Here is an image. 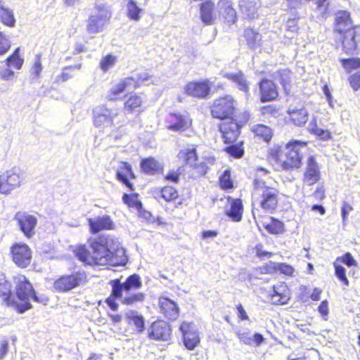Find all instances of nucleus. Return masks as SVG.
I'll return each instance as SVG.
<instances>
[{
  "instance_id": "obj_1",
  "label": "nucleus",
  "mask_w": 360,
  "mask_h": 360,
  "mask_svg": "<svg viewBox=\"0 0 360 360\" xmlns=\"http://www.w3.org/2000/svg\"><path fill=\"white\" fill-rule=\"evenodd\" d=\"M87 241L91 250L86 244H78L73 250L75 256L85 265L118 266L127 263L126 251L115 237L98 235Z\"/></svg>"
},
{
  "instance_id": "obj_2",
  "label": "nucleus",
  "mask_w": 360,
  "mask_h": 360,
  "mask_svg": "<svg viewBox=\"0 0 360 360\" xmlns=\"http://www.w3.org/2000/svg\"><path fill=\"white\" fill-rule=\"evenodd\" d=\"M15 294L17 298L22 302L19 304L11 290L10 283L6 279L4 275L0 274V297L4 304L13 307L18 313L22 314L32 308L29 302L30 299L37 302H40L39 297L30 280L22 274H18L13 277Z\"/></svg>"
},
{
  "instance_id": "obj_3",
  "label": "nucleus",
  "mask_w": 360,
  "mask_h": 360,
  "mask_svg": "<svg viewBox=\"0 0 360 360\" xmlns=\"http://www.w3.org/2000/svg\"><path fill=\"white\" fill-rule=\"evenodd\" d=\"M109 284L111 286V292L110 295L105 298V302L114 311L119 309V304L117 302L118 299L121 300V303L124 305L133 306L143 302L146 298L145 293L141 292L123 296L124 292L129 294L130 292L139 290L142 287L141 278L137 274L129 276L123 283H122L120 278H115L110 281Z\"/></svg>"
},
{
  "instance_id": "obj_4",
  "label": "nucleus",
  "mask_w": 360,
  "mask_h": 360,
  "mask_svg": "<svg viewBox=\"0 0 360 360\" xmlns=\"http://www.w3.org/2000/svg\"><path fill=\"white\" fill-rule=\"evenodd\" d=\"M238 104L236 98L231 94H223L214 98L209 105L212 118L220 120L218 131L224 124L233 122L240 126H245L250 120L251 115L248 110H244L238 115Z\"/></svg>"
},
{
  "instance_id": "obj_5",
  "label": "nucleus",
  "mask_w": 360,
  "mask_h": 360,
  "mask_svg": "<svg viewBox=\"0 0 360 360\" xmlns=\"http://www.w3.org/2000/svg\"><path fill=\"white\" fill-rule=\"evenodd\" d=\"M308 141L291 139L284 146H274L268 153V158L283 170L300 169L302 165V155L300 148L307 146Z\"/></svg>"
},
{
  "instance_id": "obj_6",
  "label": "nucleus",
  "mask_w": 360,
  "mask_h": 360,
  "mask_svg": "<svg viewBox=\"0 0 360 360\" xmlns=\"http://www.w3.org/2000/svg\"><path fill=\"white\" fill-rule=\"evenodd\" d=\"M333 32L346 54L352 55L356 51L358 33L349 11L338 10L334 13Z\"/></svg>"
},
{
  "instance_id": "obj_7",
  "label": "nucleus",
  "mask_w": 360,
  "mask_h": 360,
  "mask_svg": "<svg viewBox=\"0 0 360 360\" xmlns=\"http://www.w3.org/2000/svg\"><path fill=\"white\" fill-rule=\"evenodd\" d=\"M252 195L262 212H276L280 202V191L276 187L267 185L263 179L257 176L252 182Z\"/></svg>"
},
{
  "instance_id": "obj_8",
  "label": "nucleus",
  "mask_w": 360,
  "mask_h": 360,
  "mask_svg": "<svg viewBox=\"0 0 360 360\" xmlns=\"http://www.w3.org/2000/svg\"><path fill=\"white\" fill-rule=\"evenodd\" d=\"M243 127L230 122L229 124H223L220 128L221 138L226 145L224 151L235 159L241 158L244 155L243 142H238Z\"/></svg>"
},
{
  "instance_id": "obj_9",
  "label": "nucleus",
  "mask_w": 360,
  "mask_h": 360,
  "mask_svg": "<svg viewBox=\"0 0 360 360\" xmlns=\"http://www.w3.org/2000/svg\"><path fill=\"white\" fill-rule=\"evenodd\" d=\"M88 281L86 271H74L70 274H62L56 278L53 283V289L55 292L65 293L85 285Z\"/></svg>"
},
{
  "instance_id": "obj_10",
  "label": "nucleus",
  "mask_w": 360,
  "mask_h": 360,
  "mask_svg": "<svg viewBox=\"0 0 360 360\" xmlns=\"http://www.w3.org/2000/svg\"><path fill=\"white\" fill-rule=\"evenodd\" d=\"M10 256L18 268L25 269L31 264L32 251L25 243H15L10 247Z\"/></svg>"
},
{
  "instance_id": "obj_11",
  "label": "nucleus",
  "mask_w": 360,
  "mask_h": 360,
  "mask_svg": "<svg viewBox=\"0 0 360 360\" xmlns=\"http://www.w3.org/2000/svg\"><path fill=\"white\" fill-rule=\"evenodd\" d=\"M257 94L261 103L274 102L279 98V87L272 79L262 78L257 83Z\"/></svg>"
},
{
  "instance_id": "obj_12",
  "label": "nucleus",
  "mask_w": 360,
  "mask_h": 360,
  "mask_svg": "<svg viewBox=\"0 0 360 360\" xmlns=\"http://www.w3.org/2000/svg\"><path fill=\"white\" fill-rule=\"evenodd\" d=\"M165 124L167 130L181 133L191 128L193 120L188 115L169 112L165 118Z\"/></svg>"
},
{
  "instance_id": "obj_13",
  "label": "nucleus",
  "mask_w": 360,
  "mask_h": 360,
  "mask_svg": "<svg viewBox=\"0 0 360 360\" xmlns=\"http://www.w3.org/2000/svg\"><path fill=\"white\" fill-rule=\"evenodd\" d=\"M212 84L207 79L191 81L184 86V91L186 96L198 99H205L211 94Z\"/></svg>"
},
{
  "instance_id": "obj_14",
  "label": "nucleus",
  "mask_w": 360,
  "mask_h": 360,
  "mask_svg": "<svg viewBox=\"0 0 360 360\" xmlns=\"http://www.w3.org/2000/svg\"><path fill=\"white\" fill-rule=\"evenodd\" d=\"M123 110L128 114L141 115L146 110V99L143 94L129 92L124 95Z\"/></svg>"
},
{
  "instance_id": "obj_15",
  "label": "nucleus",
  "mask_w": 360,
  "mask_h": 360,
  "mask_svg": "<svg viewBox=\"0 0 360 360\" xmlns=\"http://www.w3.org/2000/svg\"><path fill=\"white\" fill-rule=\"evenodd\" d=\"M14 219L26 238H31L34 235L37 225V218L34 215L25 211H18Z\"/></svg>"
},
{
  "instance_id": "obj_16",
  "label": "nucleus",
  "mask_w": 360,
  "mask_h": 360,
  "mask_svg": "<svg viewBox=\"0 0 360 360\" xmlns=\"http://www.w3.org/2000/svg\"><path fill=\"white\" fill-rule=\"evenodd\" d=\"M148 335L155 340L168 341L172 336V327L167 321L158 319L150 324Z\"/></svg>"
},
{
  "instance_id": "obj_17",
  "label": "nucleus",
  "mask_w": 360,
  "mask_h": 360,
  "mask_svg": "<svg viewBox=\"0 0 360 360\" xmlns=\"http://www.w3.org/2000/svg\"><path fill=\"white\" fill-rule=\"evenodd\" d=\"M269 297L274 305H285L291 299V290L285 282L279 281L272 285Z\"/></svg>"
},
{
  "instance_id": "obj_18",
  "label": "nucleus",
  "mask_w": 360,
  "mask_h": 360,
  "mask_svg": "<svg viewBox=\"0 0 360 360\" xmlns=\"http://www.w3.org/2000/svg\"><path fill=\"white\" fill-rule=\"evenodd\" d=\"M179 330L182 334L183 342L187 349L193 350L200 344L199 334L193 326L192 323L183 321L179 326Z\"/></svg>"
},
{
  "instance_id": "obj_19",
  "label": "nucleus",
  "mask_w": 360,
  "mask_h": 360,
  "mask_svg": "<svg viewBox=\"0 0 360 360\" xmlns=\"http://www.w3.org/2000/svg\"><path fill=\"white\" fill-rule=\"evenodd\" d=\"M159 312L169 321H175L179 316L180 309L176 302L165 296L158 299Z\"/></svg>"
},
{
  "instance_id": "obj_20",
  "label": "nucleus",
  "mask_w": 360,
  "mask_h": 360,
  "mask_svg": "<svg viewBox=\"0 0 360 360\" xmlns=\"http://www.w3.org/2000/svg\"><path fill=\"white\" fill-rule=\"evenodd\" d=\"M321 179V172L319 164L312 155L308 157L307 166L303 173L302 182L304 185L313 186Z\"/></svg>"
},
{
  "instance_id": "obj_21",
  "label": "nucleus",
  "mask_w": 360,
  "mask_h": 360,
  "mask_svg": "<svg viewBox=\"0 0 360 360\" xmlns=\"http://www.w3.org/2000/svg\"><path fill=\"white\" fill-rule=\"evenodd\" d=\"M87 223L89 231L92 234H97L103 231H112L115 229V224L110 216L105 214L96 218H89Z\"/></svg>"
},
{
  "instance_id": "obj_22",
  "label": "nucleus",
  "mask_w": 360,
  "mask_h": 360,
  "mask_svg": "<svg viewBox=\"0 0 360 360\" xmlns=\"http://www.w3.org/2000/svg\"><path fill=\"white\" fill-rule=\"evenodd\" d=\"M139 86L137 82L132 77L122 78L108 90L107 99L109 101H117L120 98V95L128 88L130 86L138 88Z\"/></svg>"
},
{
  "instance_id": "obj_23",
  "label": "nucleus",
  "mask_w": 360,
  "mask_h": 360,
  "mask_svg": "<svg viewBox=\"0 0 360 360\" xmlns=\"http://www.w3.org/2000/svg\"><path fill=\"white\" fill-rule=\"evenodd\" d=\"M140 169L146 175L160 176L164 173V164L155 157H146L140 160Z\"/></svg>"
},
{
  "instance_id": "obj_24",
  "label": "nucleus",
  "mask_w": 360,
  "mask_h": 360,
  "mask_svg": "<svg viewBox=\"0 0 360 360\" xmlns=\"http://www.w3.org/2000/svg\"><path fill=\"white\" fill-rule=\"evenodd\" d=\"M115 177L129 191H134L135 190V187L131 181L136 179V174L129 162L125 161L120 162V165L116 172Z\"/></svg>"
},
{
  "instance_id": "obj_25",
  "label": "nucleus",
  "mask_w": 360,
  "mask_h": 360,
  "mask_svg": "<svg viewBox=\"0 0 360 360\" xmlns=\"http://www.w3.org/2000/svg\"><path fill=\"white\" fill-rule=\"evenodd\" d=\"M286 114L288 122L298 127H304L309 118V113L304 105L289 108L286 110Z\"/></svg>"
},
{
  "instance_id": "obj_26",
  "label": "nucleus",
  "mask_w": 360,
  "mask_h": 360,
  "mask_svg": "<svg viewBox=\"0 0 360 360\" xmlns=\"http://www.w3.org/2000/svg\"><path fill=\"white\" fill-rule=\"evenodd\" d=\"M217 5L219 14L224 18L225 22L230 25L237 22V13L233 7L232 0H219Z\"/></svg>"
},
{
  "instance_id": "obj_27",
  "label": "nucleus",
  "mask_w": 360,
  "mask_h": 360,
  "mask_svg": "<svg viewBox=\"0 0 360 360\" xmlns=\"http://www.w3.org/2000/svg\"><path fill=\"white\" fill-rule=\"evenodd\" d=\"M159 198L166 202H176L175 207L184 204V200L180 198L179 190L170 185H165L158 190Z\"/></svg>"
},
{
  "instance_id": "obj_28",
  "label": "nucleus",
  "mask_w": 360,
  "mask_h": 360,
  "mask_svg": "<svg viewBox=\"0 0 360 360\" xmlns=\"http://www.w3.org/2000/svg\"><path fill=\"white\" fill-rule=\"evenodd\" d=\"M198 146L190 144L181 148L177 153L178 160L184 166H189L199 159L198 153Z\"/></svg>"
},
{
  "instance_id": "obj_29",
  "label": "nucleus",
  "mask_w": 360,
  "mask_h": 360,
  "mask_svg": "<svg viewBox=\"0 0 360 360\" xmlns=\"http://www.w3.org/2000/svg\"><path fill=\"white\" fill-rule=\"evenodd\" d=\"M200 18L205 25H213L215 22V4L211 0H206L199 5Z\"/></svg>"
},
{
  "instance_id": "obj_30",
  "label": "nucleus",
  "mask_w": 360,
  "mask_h": 360,
  "mask_svg": "<svg viewBox=\"0 0 360 360\" xmlns=\"http://www.w3.org/2000/svg\"><path fill=\"white\" fill-rule=\"evenodd\" d=\"M114 117L111 109L102 106L94 111V123L96 127L112 126Z\"/></svg>"
},
{
  "instance_id": "obj_31",
  "label": "nucleus",
  "mask_w": 360,
  "mask_h": 360,
  "mask_svg": "<svg viewBox=\"0 0 360 360\" xmlns=\"http://www.w3.org/2000/svg\"><path fill=\"white\" fill-rule=\"evenodd\" d=\"M110 17V13L107 10L104 11L103 15L89 16L86 27L88 32L95 34L101 32Z\"/></svg>"
},
{
  "instance_id": "obj_32",
  "label": "nucleus",
  "mask_w": 360,
  "mask_h": 360,
  "mask_svg": "<svg viewBox=\"0 0 360 360\" xmlns=\"http://www.w3.org/2000/svg\"><path fill=\"white\" fill-rule=\"evenodd\" d=\"M226 200L230 203V208L225 212L226 215L234 222L240 221L243 213L242 200L240 198H232L231 196H228Z\"/></svg>"
},
{
  "instance_id": "obj_33",
  "label": "nucleus",
  "mask_w": 360,
  "mask_h": 360,
  "mask_svg": "<svg viewBox=\"0 0 360 360\" xmlns=\"http://www.w3.org/2000/svg\"><path fill=\"white\" fill-rule=\"evenodd\" d=\"M207 161L194 162L189 165L188 178L193 180H198L204 178L209 172L210 168Z\"/></svg>"
},
{
  "instance_id": "obj_34",
  "label": "nucleus",
  "mask_w": 360,
  "mask_h": 360,
  "mask_svg": "<svg viewBox=\"0 0 360 360\" xmlns=\"http://www.w3.org/2000/svg\"><path fill=\"white\" fill-rule=\"evenodd\" d=\"M323 290L321 288H314L312 292L309 294V289L307 285L300 286V292L297 295V300L300 302L304 303L309 300L312 301H319L321 300Z\"/></svg>"
},
{
  "instance_id": "obj_35",
  "label": "nucleus",
  "mask_w": 360,
  "mask_h": 360,
  "mask_svg": "<svg viewBox=\"0 0 360 360\" xmlns=\"http://www.w3.org/2000/svg\"><path fill=\"white\" fill-rule=\"evenodd\" d=\"M254 136L259 140L269 143L273 137V130L271 127L263 124H257L251 128Z\"/></svg>"
},
{
  "instance_id": "obj_36",
  "label": "nucleus",
  "mask_w": 360,
  "mask_h": 360,
  "mask_svg": "<svg viewBox=\"0 0 360 360\" xmlns=\"http://www.w3.org/2000/svg\"><path fill=\"white\" fill-rule=\"evenodd\" d=\"M219 187L224 191H230L233 190L236 187L235 181L232 176L231 170L227 168L223 171L219 175L218 179Z\"/></svg>"
},
{
  "instance_id": "obj_37",
  "label": "nucleus",
  "mask_w": 360,
  "mask_h": 360,
  "mask_svg": "<svg viewBox=\"0 0 360 360\" xmlns=\"http://www.w3.org/2000/svg\"><path fill=\"white\" fill-rule=\"evenodd\" d=\"M276 76L285 94H289L292 86V73L288 69H279Z\"/></svg>"
},
{
  "instance_id": "obj_38",
  "label": "nucleus",
  "mask_w": 360,
  "mask_h": 360,
  "mask_svg": "<svg viewBox=\"0 0 360 360\" xmlns=\"http://www.w3.org/2000/svg\"><path fill=\"white\" fill-rule=\"evenodd\" d=\"M0 21L8 27H15L16 22L13 11L5 6L1 1H0Z\"/></svg>"
},
{
  "instance_id": "obj_39",
  "label": "nucleus",
  "mask_w": 360,
  "mask_h": 360,
  "mask_svg": "<svg viewBox=\"0 0 360 360\" xmlns=\"http://www.w3.org/2000/svg\"><path fill=\"white\" fill-rule=\"evenodd\" d=\"M264 229L271 235H281L285 232V224L275 217H270V221L263 224Z\"/></svg>"
},
{
  "instance_id": "obj_40",
  "label": "nucleus",
  "mask_w": 360,
  "mask_h": 360,
  "mask_svg": "<svg viewBox=\"0 0 360 360\" xmlns=\"http://www.w3.org/2000/svg\"><path fill=\"white\" fill-rule=\"evenodd\" d=\"M226 77L229 80L234 82L240 91L245 93L249 91V82L246 80L244 75L241 72L227 74Z\"/></svg>"
},
{
  "instance_id": "obj_41",
  "label": "nucleus",
  "mask_w": 360,
  "mask_h": 360,
  "mask_svg": "<svg viewBox=\"0 0 360 360\" xmlns=\"http://www.w3.org/2000/svg\"><path fill=\"white\" fill-rule=\"evenodd\" d=\"M143 9L139 7L134 0H128L127 4V16L129 20L139 21L141 18Z\"/></svg>"
},
{
  "instance_id": "obj_42",
  "label": "nucleus",
  "mask_w": 360,
  "mask_h": 360,
  "mask_svg": "<svg viewBox=\"0 0 360 360\" xmlns=\"http://www.w3.org/2000/svg\"><path fill=\"white\" fill-rule=\"evenodd\" d=\"M19 51L20 48H16L5 60L6 65L8 68L20 70L22 68L24 60L20 56Z\"/></svg>"
},
{
  "instance_id": "obj_43",
  "label": "nucleus",
  "mask_w": 360,
  "mask_h": 360,
  "mask_svg": "<svg viewBox=\"0 0 360 360\" xmlns=\"http://www.w3.org/2000/svg\"><path fill=\"white\" fill-rule=\"evenodd\" d=\"M122 199L123 202L129 208L135 209L139 212L143 208L142 203L139 200V195L137 193H124Z\"/></svg>"
},
{
  "instance_id": "obj_44",
  "label": "nucleus",
  "mask_w": 360,
  "mask_h": 360,
  "mask_svg": "<svg viewBox=\"0 0 360 360\" xmlns=\"http://www.w3.org/2000/svg\"><path fill=\"white\" fill-rule=\"evenodd\" d=\"M127 322L130 326L134 327L137 333H141L145 329V321L141 315H130L127 316Z\"/></svg>"
},
{
  "instance_id": "obj_45",
  "label": "nucleus",
  "mask_w": 360,
  "mask_h": 360,
  "mask_svg": "<svg viewBox=\"0 0 360 360\" xmlns=\"http://www.w3.org/2000/svg\"><path fill=\"white\" fill-rule=\"evenodd\" d=\"M117 62V57L112 54H107L101 58L99 62L101 70L106 72L110 68L113 67Z\"/></svg>"
},
{
  "instance_id": "obj_46",
  "label": "nucleus",
  "mask_w": 360,
  "mask_h": 360,
  "mask_svg": "<svg viewBox=\"0 0 360 360\" xmlns=\"http://www.w3.org/2000/svg\"><path fill=\"white\" fill-rule=\"evenodd\" d=\"M340 62L347 72L360 68V58H342Z\"/></svg>"
},
{
  "instance_id": "obj_47",
  "label": "nucleus",
  "mask_w": 360,
  "mask_h": 360,
  "mask_svg": "<svg viewBox=\"0 0 360 360\" xmlns=\"http://www.w3.org/2000/svg\"><path fill=\"white\" fill-rule=\"evenodd\" d=\"M79 68V67L76 66H68L65 67L61 73L57 75L55 78V82L60 84L62 82H65L68 79H71L73 77L72 71L76 68Z\"/></svg>"
},
{
  "instance_id": "obj_48",
  "label": "nucleus",
  "mask_w": 360,
  "mask_h": 360,
  "mask_svg": "<svg viewBox=\"0 0 360 360\" xmlns=\"http://www.w3.org/2000/svg\"><path fill=\"white\" fill-rule=\"evenodd\" d=\"M333 266L335 269V276L343 285L348 286L349 285V282L346 275L345 269L341 265L338 264L336 262H333Z\"/></svg>"
},
{
  "instance_id": "obj_49",
  "label": "nucleus",
  "mask_w": 360,
  "mask_h": 360,
  "mask_svg": "<svg viewBox=\"0 0 360 360\" xmlns=\"http://www.w3.org/2000/svg\"><path fill=\"white\" fill-rule=\"evenodd\" d=\"M259 113L263 117H276L279 114V108L275 105H262Z\"/></svg>"
},
{
  "instance_id": "obj_50",
  "label": "nucleus",
  "mask_w": 360,
  "mask_h": 360,
  "mask_svg": "<svg viewBox=\"0 0 360 360\" xmlns=\"http://www.w3.org/2000/svg\"><path fill=\"white\" fill-rule=\"evenodd\" d=\"M181 175V171L180 167L177 169H169L168 172L163 176V179L165 181L178 184L180 181Z\"/></svg>"
},
{
  "instance_id": "obj_51",
  "label": "nucleus",
  "mask_w": 360,
  "mask_h": 360,
  "mask_svg": "<svg viewBox=\"0 0 360 360\" xmlns=\"http://www.w3.org/2000/svg\"><path fill=\"white\" fill-rule=\"evenodd\" d=\"M11 43L8 36L0 31V56L5 55L11 49Z\"/></svg>"
},
{
  "instance_id": "obj_52",
  "label": "nucleus",
  "mask_w": 360,
  "mask_h": 360,
  "mask_svg": "<svg viewBox=\"0 0 360 360\" xmlns=\"http://www.w3.org/2000/svg\"><path fill=\"white\" fill-rule=\"evenodd\" d=\"M278 273L286 276L292 277L294 276L295 269L290 264L285 263H278Z\"/></svg>"
},
{
  "instance_id": "obj_53",
  "label": "nucleus",
  "mask_w": 360,
  "mask_h": 360,
  "mask_svg": "<svg viewBox=\"0 0 360 360\" xmlns=\"http://www.w3.org/2000/svg\"><path fill=\"white\" fill-rule=\"evenodd\" d=\"M341 262L347 266H355L357 265L356 261L354 259L350 252L345 253L342 257H339L336 259V262Z\"/></svg>"
},
{
  "instance_id": "obj_54",
  "label": "nucleus",
  "mask_w": 360,
  "mask_h": 360,
  "mask_svg": "<svg viewBox=\"0 0 360 360\" xmlns=\"http://www.w3.org/2000/svg\"><path fill=\"white\" fill-rule=\"evenodd\" d=\"M299 17L288 18L286 21V30L292 33H298L300 27L298 25Z\"/></svg>"
},
{
  "instance_id": "obj_55",
  "label": "nucleus",
  "mask_w": 360,
  "mask_h": 360,
  "mask_svg": "<svg viewBox=\"0 0 360 360\" xmlns=\"http://www.w3.org/2000/svg\"><path fill=\"white\" fill-rule=\"evenodd\" d=\"M348 82L354 91L360 89V72H356L348 77Z\"/></svg>"
},
{
  "instance_id": "obj_56",
  "label": "nucleus",
  "mask_w": 360,
  "mask_h": 360,
  "mask_svg": "<svg viewBox=\"0 0 360 360\" xmlns=\"http://www.w3.org/2000/svg\"><path fill=\"white\" fill-rule=\"evenodd\" d=\"M278 263L269 262L264 264L262 268V272L266 274H274L278 273Z\"/></svg>"
},
{
  "instance_id": "obj_57",
  "label": "nucleus",
  "mask_w": 360,
  "mask_h": 360,
  "mask_svg": "<svg viewBox=\"0 0 360 360\" xmlns=\"http://www.w3.org/2000/svg\"><path fill=\"white\" fill-rule=\"evenodd\" d=\"M12 176H9L7 177V179L4 181H1L0 183V191L2 193H7L9 192L11 190H12L15 186L16 185L15 183H12Z\"/></svg>"
},
{
  "instance_id": "obj_58",
  "label": "nucleus",
  "mask_w": 360,
  "mask_h": 360,
  "mask_svg": "<svg viewBox=\"0 0 360 360\" xmlns=\"http://www.w3.org/2000/svg\"><path fill=\"white\" fill-rule=\"evenodd\" d=\"M313 134L321 141H327L331 138V134L328 130L319 128L317 130L313 129Z\"/></svg>"
},
{
  "instance_id": "obj_59",
  "label": "nucleus",
  "mask_w": 360,
  "mask_h": 360,
  "mask_svg": "<svg viewBox=\"0 0 360 360\" xmlns=\"http://www.w3.org/2000/svg\"><path fill=\"white\" fill-rule=\"evenodd\" d=\"M255 250L257 257L259 258H269L274 255L271 252L264 250L263 245L261 243L257 244L255 247Z\"/></svg>"
},
{
  "instance_id": "obj_60",
  "label": "nucleus",
  "mask_w": 360,
  "mask_h": 360,
  "mask_svg": "<svg viewBox=\"0 0 360 360\" xmlns=\"http://www.w3.org/2000/svg\"><path fill=\"white\" fill-rule=\"evenodd\" d=\"M318 311L324 318H326L328 316L329 310L328 302L327 300H324L321 302L320 304L318 307Z\"/></svg>"
},
{
  "instance_id": "obj_61",
  "label": "nucleus",
  "mask_w": 360,
  "mask_h": 360,
  "mask_svg": "<svg viewBox=\"0 0 360 360\" xmlns=\"http://www.w3.org/2000/svg\"><path fill=\"white\" fill-rule=\"evenodd\" d=\"M257 32L252 28H247L244 31V36L248 43L253 44L255 41Z\"/></svg>"
},
{
  "instance_id": "obj_62",
  "label": "nucleus",
  "mask_w": 360,
  "mask_h": 360,
  "mask_svg": "<svg viewBox=\"0 0 360 360\" xmlns=\"http://www.w3.org/2000/svg\"><path fill=\"white\" fill-rule=\"evenodd\" d=\"M312 195L316 200H323L326 198L324 187L323 186L316 187Z\"/></svg>"
},
{
  "instance_id": "obj_63",
  "label": "nucleus",
  "mask_w": 360,
  "mask_h": 360,
  "mask_svg": "<svg viewBox=\"0 0 360 360\" xmlns=\"http://www.w3.org/2000/svg\"><path fill=\"white\" fill-rule=\"evenodd\" d=\"M236 308L237 310L238 317L240 321H247L249 319L247 312L241 304H237Z\"/></svg>"
},
{
  "instance_id": "obj_64",
  "label": "nucleus",
  "mask_w": 360,
  "mask_h": 360,
  "mask_svg": "<svg viewBox=\"0 0 360 360\" xmlns=\"http://www.w3.org/2000/svg\"><path fill=\"white\" fill-rule=\"evenodd\" d=\"M42 70V65L40 58H37L32 65V72L35 76L39 77Z\"/></svg>"
}]
</instances>
